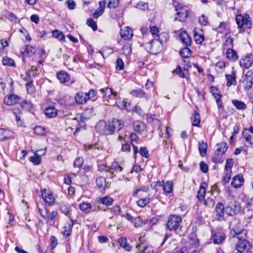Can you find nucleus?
<instances>
[{
    "mask_svg": "<svg viewBox=\"0 0 253 253\" xmlns=\"http://www.w3.org/2000/svg\"><path fill=\"white\" fill-rule=\"evenodd\" d=\"M243 83L245 84V88L250 89L253 84V71H249L245 75L243 80Z\"/></svg>",
    "mask_w": 253,
    "mask_h": 253,
    "instance_id": "7",
    "label": "nucleus"
},
{
    "mask_svg": "<svg viewBox=\"0 0 253 253\" xmlns=\"http://www.w3.org/2000/svg\"><path fill=\"white\" fill-rule=\"evenodd\" d=\"M180 56L183 58H188L191 54V50L187 47L181 49L179 51Z\"/></svg>",
    "mask_w": 253,
    "mask_h": 253,
    "instance_id": "42",
    "label": "nucleus"
},
{
    "mask_svg": "<svg viewBox=\"0 0 253 253\" xmlns=\"http://www.w3.org/2000/svg\"><path fill=\"white\" fill-rule=\"evenodd\" d=\"M232 102L238 110H244L247 107L246 104L241 101L237 99H233Z\"/></svg>",
    "mask_w": 253,
    "mask_h": 253,
    "instance_id": "36",
    "label": "nucleus"
},
{
    "mask_svg": "<svg viewBox=\"0 0 253 253\" xmlns=\"http://www.w3.org/2000/svg\"><path fill=\"white\" fill-rule=\"evenodd\" d=\"M57 240L54 236H51L50 238V245L52 249H54L57 245Z\"/></svg>",
    "mask_w": 253,
    "mask_h": 253,
    "instance_id": "59",
    "label": "nucleus"
},
{
    "mask_svg": "<svg viewBox=\"0 0 253 253\" xmlns=\"http://www.w3.org/2000/svg\"><path fill=\"white\" fill-rule=\"evenodd\" d=\"M34 132L35 134L39 135H43L46 134L45 128L42 126H37L34 128Z\"/></svg>",
    "mask_w": 253,
    "mask_h": 253,
    "instance_id": "45",
    "label": "nucleus"
},
{
    "mask_svg": "<svg viewBox=\"0 0 253 253\" xmlns=\"http://www.w3.org/2000/svg\"><path fill=\"white\" fill-rule=\"evenodd\" d=\"M150 31L151 32L152 35L155 37L156 36L157 37H158L159 38H162V37L163 36L162 34L159 35V29L156 26H153L151 27Z\"/></svg>",
    "mask_w": 253,
    "mask_h": 253,
    "instance_id": "52",
    "label": "nucleus"
},
{
    "mask_svg": "<svg viewBox=\"0 0 253 253\" xmlns=\"http://www.w3.org/2000/svg\"><path fill=\"white\" fill-rule=\"evenodd\" d=\"M113 201L114 200L113 198L109 196L100 198L99 199V202L100 203L107 206L111 205L113 202Z\"/></svg>",
    "mask_w": 253,
    "mask_h": 253,
    "instance_id": "37",
    "label": "nucleus"
},
{
    "mask_svg": "<svg viewBox=\"0 0 253 253\" xmlns=\"http://www.w3.org/2000/svg\"><path fill=\"white\" fill-rule=\"evenodd\" d=\"M42 196L45 202V203L48 204L49 206L53 205L55 199L51 193H46V190H44L42 191Z\"/></svg>",
    "mask_w": 253,
    "mask_h": 253,
    "instance_id": "10",
    "label": "nucleus"
},
{
    "mask_svg": "<svg viewBox=\"0 0 253 253\" xmlns=\"http://www.w3.org/2000/svg\"><path fill=\"white\" fill-rule=\"evenodd\" d=\"M96 183L97 187L100 189L101 192H104L106 188H109L110 187L111 183L106 181V179L103 177H99L96 180Z\"/></svg>",
    "mask_w": 253,
    "mask_h": 253,
    "instance_id": "8",
    "label": "nucleus"
},
{
    "mask_svg": "<svg viewBox=\"0 0 253 253\" xmlns=\"http://www.w3.org/2000/svg\"><path fill=\"white\" fill-rule=\"evenodd\" d=\"M118 169L121 171L123 170V168L119 165L118 163L114 161L112 163L111 167L109 169H106V170L112 174H113V171L112 170H117Z\"/></svg>",
    "mask_w": 253,
    "mask_h": 253,
    "instance_id": "35",
    "label": "nucleus"
},
{
    "mask_svg": "<svg viewBox=\"0 0 253 253\" xmlns=\"http://www.w3.org/2000/svg\"><path fill=\"white\" fill-rule=\"evenodd\" d=\"M22 79L25 81L30 82H33V78L31 77V74L30 72H27L26 75L23 77V75H21Z\"/></svg>",
    "mask_w": 253,
    "mask_h": 253,
    "instance_id": "64",
    "label": "nucleus"
},
{
    "mask_svg": "<svg viewBox=\"0 0 253 253\" xmlns=\"http://www.w3.org/2000/svg\"><path fill=\"white\" fill-rule=\"evenodd\" d=\"M200 167L201 170L204 173H206L208 171V166L204 162L202 161L200 163Z\"/></svg>",
    "mask_w": 253,
    "mask_h": 253,
    "instance_id": "60",
    "label": "nucleus"
},
{
    "mask_svg": "<svg viewBox=\"0 0 253 253\" xmlns=\"http://www.w3.org/2000/svg\"><path fill=\"white\" fill-rule=\"evenodd\" d=\"M226 77L227 80L226 84L227 86H230L231 85H235L236 84L235 77L234 76L232 75H226Z\"/></svg>",
    "mask_w": 253,
    "mask_h": 253,
    "instance_id": "43",
    "label": "nucleus"
},
{
    "mask_svg": "<svg viewBox=\"0 0 253 253\" xmlns=\"http://www.w3.org/2000/svg\"><path fill=\"white\" fill-rule=\"evenodd\" d=\"M110 122L106 124L104 121H100L95 126L96 130L100 134L110 135L114 133Z\"/></svg>",
    "mask_w": 253,
    "mask_h": 253,
    "instance_id": "2",
    "label": "nucleus"
},
{
    "mask_svg": "<svg viewBox=\"0 0 253 253\" xmlns=\"http://www.w3.org/2000/svg\"><path fill=\"white\" fill-rule=\"evenodd\" d=\"M116 69L118 70H121L124 69V63L122 59L118 58L116 60Z\"/></svg>",
    "mask_w": 253,
    "mask_h": 253,
    "instance_id": "53",
    "label": "nucleus"
},
{
    "mask_svg": "<svg viewBox=\"0 0 253 253\" xmlns=\"http://www.w3.org/2000/svg\"><path fill=\"white\" fill-rule=\"evenodd\" d=\"M2 62L3 65L9 66H15V63L14 60L9 57H3Z\"/></svg>",
    "mask_w": 253,
    "mask_h": 253,
    "instance_id": "44",
    "label": "nucleus"
},
{
    "mask_svg": "<svg viewBox=\"0 0 253 253\" xmlns=\"http://www.w3.org/2000/svg\"><path fill=\"white\" fill-rule=\"evenodd\" d=\"M86 96L87 95L85 93L80 92L76 94L75 99L77 103L82 104L86 103L87 100H88V97L87 98Z\"/></svg>",
    "mask_w": 253,
    "mask_h": 253,
    "instance_id": "17",
    "label": "nucleus"
},
{
    "mask_svg": "<svg viewBox=\"0 0 253 253\" xmlns=\"http://www.w3.org/2000/svg\"><path fill=\"white\" fill-rule=\"evenodd\" d=\"M236 23L238 24L239 29H242L244 25L247 28H249L251 25V21L248 14H245L244 16L242 15H237L236 17Z\"/></svg>",
    "mask_w": 253,
    "mask_h": 253,
    "instance_id": "5",
    "label": "nucleus"
},
{
    "mask_svg": "<svg viewBox=\"0 0 253 253\" xmlns=\"http://www.w3.org/2000/svg\"><path fill=\"white\" fill-rule=\"evenodd\" d=\"M118 242L120 246L124 248L126 251H130L131 247L129 244H127V240L126 238H120L119 239Z\"/></svg>",
    "mask_w": 253,
    "mask_h": 253,
    "instance_id": "31",
    "label": "nucleus"
},
{
    "mask_svg": "<svg viewBox=\"0 0 253 253\" xmlns=\"http://www.w3.org/2000/svg\"><path fill=\"white\" fill-rule=\"evenodd\" d=\"M71 221L72 222L71 224H68L64 227V230L62 231V234L64 236L68 237L70 235L72 228L74 225V221L73 220H71Z\"/></svg>",
    "mask_w": 253,
    "mask_h": 253,
    "instance_id": "38",
    "label": "nucleus"
},
{
    "mask_svg": "<svg viewBox=\"0 0 253 253\" xmlns=\"http://www.w3.org/2000/svg\"><path fill=\"white\" fill-rule=\"evenodd\" d=\"M98 4V8H97L95 12L92 14L93 17L95 18H97L101 16L103 13L105 8L104 1H100Z\"/></svg>",
    "mask_w": 253,
    "mask_h": 253,
    "instance_id": "20",
    "label": "nucleus"
},
{
    "mask_svg": "<svg viewBox=\"0 0 253 253\" xmlns=\"http://www.w3.org/2000/svg\"><path fill=\"white\" fill-rule=\"evenodd\" d=\"M211 161L215 164H221L224 161V159L222 158V156L214 154L211 159Z\"/></svg>",
    "mask_w": 253,
    "mask_h": 253,
    "instance_id": "51",
    "label": "nucleus"
},
{
    "mask_svg": "<svg viewBox=\"0 0 253 253\" xmlns=\"http://www.w3.org/2000/svg\"><path fill=\"white\" fill-rule=\"evenodd\" d=\"M208 145L204 141L199 142V150L200 155L205 157L207 155Z\"/></svg>",
    "mask_w": 253,
    "mask_h": 253,
    "instance_id": "24",
    "label": "nucleus"
},
{
    "mask_svg": "<svg viewBox=\"0 0 253 253\" xmlns=\"http://www.w3.org/2000/svg\"><path fill=\"white\" fill-rule=\"evenodd\" d=\"M175 9L177 11L178 9L180 10L179 11H177L176 13V15L179 16L178 20L180 21H184L188 15V10L185 8H181L180 9V8H178V7H176ZM176 19H178L177 17H175V20Z\"/></svg>",
    "mask_w": 253,
    "mask_h": 253,
    "instance_id": "15",
    "label": "nucleus"
},
{
    "mask_svg": "<svg viewBox=\"0 0 253 253\" xmlns=\"http://www.w3.org/2000/svg\"><path fill=\"white\" fill-rule=\"evenodd\" d=\"M140 154L141 156L146 158H148L149 157L148 151L145 147H142L140 148Z\"/></svg>",
    "mask_w": 253,
    "mask_h": 253,
    "instance_id": "56",
    "label": "nucleus"
},
{
    "mask_svg": "<svg viewBox=\"0 0 253 253\" xmlns=\"http://www.w3.org/2000/svg\"><path fill=\"white\" fill-rule=\"evenodd\" d=\"M216 145L217 148L214 154L217 156H222L228 149L227 144L225 142H222L217 144Z\"/></svg>",
    "mask_w": 253,
    "mask_h": 253,
    "instance_id": "14",
    "label": "nucleus"
},
{
    "mask_svg": "<svg viewBox=\"0 0 253 253\" xmlns=\"http://www.w3.org/2000/svg\"><path fill=\"white\" fill-rule=\"evenodd\" d=\"M86 24L89 27H91L93 31L97 30V24L93 19L91 18H89L86 21Z\"/></svg>",
    "mask_w": 253,
    "mask_h": 253,
    "instance_id": "50",
    "label": "nucleus"
},
{
    "mask_svg": "<svg viewBox=\"0 0 253 253\" xmlns=\"http://www.w3.org/2000/svg\"><path fill=\"white\" fill-rule=\"evenodd\" d=\"M91 207L90 204L87 203H83L80 205V209L86 212H88L90 210Z\"/></svg>",
    "mask_w": 253,
    "mask_h": 253,
    "instance_id": "49",
    "label": "nucleus"
},
{
    "mask_svg": "<svg viewBox=\"0 0 253 253\" xmlns=\"http://www.w3.org/2000/svg\"><path fill=\"white\" fill-rule=\"evenodd\" d=\"M253 64V60L250 57H246L240 61L241 66L246 68H249Z\"/></svg>",
    "mask_w": 253,
    "mask_h": 253,
    "instance_id": "26",
    "label": "nucleus"
},
{
    "mask_svg": "<svg viewBox=\"0 0 253 253\" xmlns=\"http://www.w3.org/2000/svg\"><path fill=\"white\" fill-rule=\"evenodd\" d=\"M224 213H225V207L222 203H218L215 207L216 219L218 221L223 220Z\"/></svg>",
    "mask_w": 253,
    "mask_h": 253,
    "instance_id": "6",
    "label": "nucleus"
},
{
    "mask_svg": "<svg viewBox=\"0 0 253 253\" xmlns=\"http://www.w3.org/2000/svg\"><path fill=\"white\" fill-rule=\"evenodd\" d=\"M83 159L81 157L77 158L75 159L74 166L75 168H80L83 164Z\"/></svg>",
    "mask_w": 253,
    "mask_h": 253,
    "instance_id": "54",
    "label": "nucleus"
},
{
    "mask_svg": "<svg viewBox=\"0 0 253 253\" xmlns=\"http://www.w3.org/2000/svg\"><path fill=\"white\" fill-rule=\"evenodd\" d=\"M182 219L180 216L177 215H171L168 219L167 223V228L169 231H175L179 226Z\"/></svg>",
    "mask_w": 253,
    "mask_h": 253,
    "instance_id": "3",
    "label": "nucleus"
},
{
    "mask_svg": "<svg viewBox=\"0 0 253 253\" xmlns=\"http://www.w3.org/2000/svg\"><path fill=\"white\" fill-rule=\"evenodd\" d=\"M163 189L165 192L167 193H170L172 191V183L171 181H168L164 182L162 181Z\"/></svg>",
    "mask_w": 253,
    "mask_h": 253,
    "instance_id": "28",
    "label": "nucleus"
},
{
    "mask_svg": "<svg viewBox=\"0 0 253 253\" xmlns=\"http://www.w3.org/2000/svg\"><path fill=\"white\" fill-rule=\"evenodd\" d=\"M29 160L35 165H39L41 162V157H40V154H39L37 153H35L34 155L29 158Z\"/></svg>",
    "mask_w": 253,
    "mask_h": 253,
    "instance_id": "40",
    "label": "nucleus"
},
{
    "mask_svg": "<svg viewBox=\"0 0 253 253\" xmlns=\"http://www.w3.org/2000/svg\"><path fill=\"white\" fill-rule=\"evenodd\" d=\"M57 109L53 106L47 108L45 111V115L49 118L55 117L57 115Z\"/></svg>",
    "mask_w": 253,
    "mask_h": 253,
    "instance_id": "25",
    "label": "nucleus"
},
{
    "mask_svg": "<svg viewBox=\"0 0 253 253\" xmlns=\"http://www.w3.org/2000/svg\"><path fill=\"white\" fill-rule=\"evenodd\" d=\"M105 5L107 3V7L110 8H116L119 5V0H103Z\"/></svg>",
    "mask_w": 253,
    "mask_h": 253,
    "instance_id": "32",
    "label": "nucleus"
},
{
    "mask_svg": "<svg viewBox=\"0 0 253 253\" xmlns=\"http://www.w3.org/2000/svg\"><path fill=\"white\" fill-rule=\"evenodd\" d=\"M232 231L238 239L245 238L247 231L239 227H233Z\"/></svg>",
    "mask_w": 253,
    "mask_h": 253,
    "instance_id": "12",
    "label": "nucleus"
},
{
    "mask_svg": "<svg viewBox=\"0 0 253 253\" xmlns=\"http://www.w3.org/2000/svg\"><path fill=\"white\" fill-rule=\"evenodd\" d=\"M240 204L236 201L229 202L225 207V213L229 216H233L239 212Z\"/></svg>",
    "mask_w": 253,
    "mask_h": 253,
    "instance_id": "4",
    "label": "nucleus"
},
{
    "mask_svg": "<svg viewBox=\"0 0 253 253\" xmlns=\"http://www.w3.org/2000/svg\"><path fill=\"white\" fill-rule=\"evenodd\" d=\"M174 72L177 74L180 78H185V74L182 70V68L178 66L176 68L174 71Z\"/></svg>",
    "mask_w": 253,
    "mask_h": 253,
    "instance_id": "62",
    "label": "nucleus"
},
{
    "mask_svg": "<svg viewBox=\"0 0 253 253\" xmlns=\"http://www.w3.org/2000/svg\"><path fill=\"white\" fill-rule=\"evenodd\" d=\"M21 98L16 94H10L6 96L4 99V102L7 105H12L17 103Z\"/></svg>",
    "mask_w": 253,
    "mask_h": 253,
    "instance_id": "9",
    "label": "nucleus"
},
{
    "mask_svg": "<svg viewBox=\"0 0 253 253\" xmlns=\"http://www.w3.org/2000/svg\"><path fill=\"white\" fill-rule=\"evenodd\" d=\"M131 52V47L129 44L124 45L122 49V53L125 55H128Z\"/></svg>",
    "mask_w": 253,
    "mask_h": 253,
    "instance_id": "46",
    "label": "nucleus"
},
{
    "mask_svg": "<svg viewBox=\"0 0 253 253\" xmlns=\"http://www.w3.org/2000/svg\"><path fill=\"white\" fill-rule=\"evenodd\" d=\"M101 93L103 97H109L111 96L112 95H114V96L117 95V93H114L111 88L109 87H106L105 88H102L100 90Z\"/></svg>",
    "mask_w": 253,
    "mask_h": 253,
    "instance_id": "29",
    "label": "nucleus"
},
{
    "mask_svg": "<svg viewBox=\"0 0 253 253\" xmlns=\"http://www.w3.org/2000/svg\"><path fill=\"white\" fill-rule=\"evenodd\" d=\"M57 79L61 84H66L70 80V75L64 71H61L56 74Z\"/></svg>",
    "mask_w": 253,
    "mask_h": 253,
    "instance_id": "11",
    "label": "nucleus"
},
{
    "mask_svg": "<svg viewBox=\"0 0 253 253\" xmlns=\"http://www.w3.org/2000/svg\"><path fill=\"white\" fill-rule=\"evenodd\" d=\"M27 90L29 93L32 94L35 91L33 82H28L26 84Z\"/></svg>",
    "mask_w": 253,
    "mask_h": 253,
    "instance_id": "57",
    "label": "nucleus"
},
{
    "mask_svg": "<svg viewBox=\"0 0 253 253\" xmlns=\"http://www.w3.org/2000/svg\"><path fill=\"white\" fill-rule=\"evenodd\" d=\"M163 42L162 38H159L152 40L150 42L145 43L144 46L148 52L151 54H156L162 50Z\"/></svg>",
    "mask_w": 253,
    "mask_h": 253,
    "instance_id": "1",
    "label": "nucleus"
},
{
    "mask_svg": "<svg viewBox=\"0 0 253 253\" xmlns=\"http://www.w3.org/2000/svg\"><path fill=\"white\" fill-rule=\"evenodd\" d=\"M130 94L133 96L136 97L144 98L146 99H148L149 98V96L143 90L140 89L133 90L131 91Z\"/></svg>",
    "mask_w": 253,
    "mask_h": 253,
    "instance_id": "21",
    "label": "nucleus"
},
{
    "mask_svg": "<svg viewBox=\"0 0 253 253\" xmlns=\"http://www.w3.org/2000/svg\"><path fill=\"white\" fill-rule=\"evenodd\" d=\"M110 212L116 215L120 214L121 213V208L119 206H115L111 209Z\"/></svg>",
    "mask_w": 253,
    "mask_h": 253,
    "instance_id": "63",
    "label": "nucleus"
},
{
    "mask_svg": "<svg viewBox=\"0 0 253 253\" xmlns=\"http://www.w3.org/2000/svg\"><path fill=\"white\" fill-rule=\"evenodd\" d=\"M194 38L195 42L198 44H201L204 40V36L202 33H198L195 30L194 31Z\"/></svg>",
    "mask_w": 253,
    "mask_h": 253,
    "instance_id": "39",
    "label": "nucleus"
},
{
    "mask_svg": "<svg viewBox=\"0 0 253 253\" xmlns=\"http://www.w3.org/2000/svg\"><path fill=\"white\" fill-rule=\"evenodd\" d=\"M243 183L244 178L243 176L238 175L233 177L231 182V185L233 187L238 188L240 187Z\"/></svg>",
    "mask_w": 253,
    "mask_h": 253,
    "instance_id": "18",
    "label": "nucleus"
},
{
    "mask_svg": "<svg viewBox=\"0 0 253 253\" xmlns=\"http://www.w3.org/2000/svg\"><path fill=\"white\" fill-rule=\"evenodd\" d=\"M121 36L125 40H129L133 36L132 30L128 27H126L124 29H121L120 31Z\"/></svg>",
    "mask_w": 253,
    "mask_h": 253,
    "instance_id": "16",
    "label": "nucleus"
},
{
    "mask_svg": "<svg viewBox=\"0 0 253 253\" xmlns=\"http://www.w3.org/2000/svg\"><path fill=\"white\" fill-rule=\"evenodd\" d=\"M13 113L14 114L16 121L18 124H19V123H21V119H20V115L21 114V111L19 109H13Z\"/></svg>",
    "mask_w": 253,
    "mask_h": 253,
    "instance_id": "55",
    "label": "nucleus"
},
{
    "mask_svg": "<svg viewBox=\"0 0 253 253\" xmlns=\"http://www.w3.org/2000/svg\"><path fill=\"white\" fill-rule=\"evenodd\" d=\"M206 183H202L200 186V189L198 192L197 197L200 202L203 201L205 199L206 193Z\"/></svg>",
    "mask_w": 253,
    "mask_h": 253,
    "instance_id": "23",
    "label": "nucleus"
},
{
    "mask_svg": "<svg viewBox=\"0 0 253 253\" xmlns=\"http://www.w3.org/2000/svg\"><path fill=\"white\" fill-rule=\"evenodd\" d=\"M199 22L201 24L206 26L208 23V18L203 14L199 17Z\"/></svg>",
    "mask_w": 253,
    "mask_h": 253,
    "instance_id": "58",
    "label": "nucleus"
},
{
    "mask_svg": "<svg viewBox=\"0 0 253 253\" xmlns=\"http://www.w3.org/2000/svg\"><path fill=\"white\" fill-rule=\"evenodd\" d=\"M192 124L193 126H199L200 123V116L199 113H195L191 117Z\"/></svg>",
    "mask_w": 253,
    "mask_h": 253,
    "instance_id": "30",
    "label": "nucleus"
},
{
    "mask_svg": "<svg viewBox=\"0 0 253 253\" xmlns=\"http://www.w3.org/2000/svg\"><path fill=\"white\" fill-rule=\"evenodd\" d=\"M110 123L112 126V128L114 131L115 130H117V131L120 130L124 126V123L122 120L115 119H113Z\"/></svg>",
    "mask_w": 253,
    "mask_h": 253,
    "instance_id": "19",
    "label": "nucleus"
},
{
    "mask_svg": "<svg viewBox=\"0 0 253 253\" xmlns=\"http://www.w3.org/2000/svg\"><path fill=\"white\" fill-rule=\"evenodd\" d=\"M204 204L207 207L212 208L215 205V201L213 198L209 197L205 200Z\"/></svg>",
    "mask_w": 253,
    "mask_h": 253,
    "instance_id": "47",
    "label": "nucleus"
},
{
    "mask_svg": "<svg viewBox=\"0 0 253 253\" xmlns=\"http://www.w3.org/2000/svg\"><path fill=\"white\" fill-rule=\"evenodd\" d=\"M225 238V235L222 232H217L212 235L213 242L216 244L221 243Z\"/></svg>",
    "mask_w": 253,
    "mask_h": 253,
    "instance_id": "22",
    "label": "nucleus"
},
{
    "mask_svg": "<svg viewBox=\"0 0 253 253\" xmlns=\"http://www.w3.org/2000/svg\"><path fill=\"white\" fill-rule=\"evenodd\" d=\"M150 202V198H145L139 199L137 202V205L140 207H144Z\"/></svg>",
    "mask_w": 253,
    "mask_h": 253,
    "instance_id": "48",
    "label": "nucleus"
},
{
    "mask_svg": "<svg viewBox=\"0 0 253 253\" xmlns=\"http://www.w3.org/2000/svg\"><path fill=\"white\" fill-rule=\"evenodd\" d=\"M181 41L186 46H189L191 44V39L186 31H183L179 35Z\"/></svg>",
    "mask_w": 253,
    "mask_h": 253,
    "instance_id": "13",
    "label": "nucleus"
},
{
    "mask_svg": "<svg viewBox=\"0 0 253 253\" xmlns=\"http://www.w3.org/2000/svg\"><path fill=\"white\" fill-rule=\"evenodd\" d=\"M233 165V160L232 159H229L227 160L225 166V169L226 170L231 169Z\"/></svg>",
    "mask_w": 253,
    "mask_h": 253,
    "instance_id": "61",
    "label": "nucleus"
},
{
    "mask_svg": "<svg viewBox=\"0 0 253 253\" xmlns=\"http://www.w3.org/2000/svg\"><path fill=\"white\" fill-rule=\"evenodd\" d=\"M11 135V132L10 130L4 128H0V141L8 139L10 137Z\"/></svg>",
    "mask_w": 253,
    "mask_h": 253,
    "instance_id": "27",
    "label": "nucleus"
},
{
    "mask_svg": "<svg viewBox=\"0 0 253 253\" xmlns=\"http://www.w3.org/2000/svg\"><path fill=\"white\" fill-rule=\"evenodd\" d=\"M52 36L54 38L59 39L61 42H64L65 41V37L61 32L57 30L52 31Z\"/></svg>",
    "mask_w": 253,
    "mask_h": 253,
    "instance_id": "41",
    "label": "nucleus"
},
{
    "mask_svg": "<svg viewBox=\"0 0 253 253\" xmlns=\"http://www.w3.org/2000/svg\"><path fill=\"white\" fill-rule=\"evenodd\" d=\"M133 127L135 131L141 132L144 130L145 125L143 122L140 121H136L133 123Z\"/></svg>",
    "mask_w": 253,
    "mask_h": 253,
    "instance_id": "33",
    "label": "nucleus"
},
{
    "mask_svg": "<svg viewBox=\"0 0 253 253\" xmlns=\"http://www.w3.org/2000/svg\"><path fill=\"white\" fill-rule=\"evenodd\" d=\"M226 57L230 60L235 61L238 58V55L235 50L228 48L226 51Z\"/></svg>",
    "mask_w": 253,
    "mask_h": 253,
    "instance_id": "34",
    "label": "nucleus"
}]
</instances>
